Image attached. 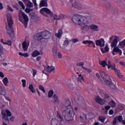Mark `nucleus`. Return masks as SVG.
Instances as JSON below:
<instances>
[{"instance_id": "obj_51", "label": "nucleus", "mask_w": 125, "mask_h": 125, "mask_svg": "<svg viewBox=\"0 0 125 125\" xmlns=\"http://www.w3.org/2000/svg\"><path fill=\"white\" fill-rule=\"evenodd\" d=\"M77 66H81L82 67H83V62H78L77 63Z\"/></svg>"}, {"instance_id": "obj_3", "label": "nucleus", "mask_w": 125, "mask_h": 125, "mask_svg": "<svg viewBox=\"0 0 125 125\" xmlns=\"http://www.w3.org/2000/svg\"><path fill=\"white\" fill-rule=\"evenodd\" d=\"M89 16H83L79 14H75L72 16V21L78 26H83L88 23Z\"/></svg>"}, {"instance_id": "obj_64", "label": "nucleus", "mask_w": 125, "mask_h": 125, "mask_svg": "<svg viewBox=\"0 0 125 125\" xmlns=\"http://www.w3.org/2000/svg\"><path fill=\"white\" fill-rule=\"evenodd\" d=\"M22 125H28V124L27 123H23Z\"/></svg>"}, {"instance_id": "obj_39", "label": "nucleus", "mask_w": 125, "mask_h": 125, "mask_svg": "<svg viewBox=\"0 0 125 125\" xmlns=\"http://www.w3.org/2000/svg\"><path fill=\"white\" fill-rule=\"evenodd\" d=\"M53 95V90H51L48 92V97L50 98L51 97H52Z\"/></svg>"}, {"instance_id": "obj_48", "label": "nucleus", "mask_w": 125, "mask_h": 125, "mask_svg": "<svg viewBox=\"0 0 125 125\" xmlns=\"http://www.w3.org/2000/svg\"><path fill=\"white\" fill-rule=\"evenodd\" d=\"M32 10L31 9H30L29 8H26L25 10V12H26V13H30V12H31V11Z\"/></svg>"}, {"instance_id": "obj_6", "label": "nucleus", "mask_w": 125, "mask_h": 125, "mask_svg": "<svg viewBox=\"0 0 125 125\" xmlns=\"http://www.w3.org/2000/svg\"><path fill=\"white\" fill-rule=\"evenodd\" d=\"M50 37H51V33L49 31H46L40 34H36L34 38L36 41H41L42 39L48 40L50 39Z\"/></svg>"}, {"instance_id": "obj_40", "label": "nucleus", "mask_w": 125, "mask_h": 125, "mask_svg": "<svg viewBox=\"0 0 125 125\" xmlns=\"http://www.w3.org/2000/svg\"><path fill=\"white\" fill-rule=\"evenodd\" d=\"M18 2L20 5L21 6V7H22V9H25V5H24L23 2L21 1H19Z\"/></svg>"}, {"instance_id": "obj_37", "label": "nucleus", "mask_w": 125, "mask_h": 125, "mask_svg": "<svg viewBox=\"0 0 125 125\" xmlns=\"http://www.w3.org/2000/svg\"><path fill=\"white\" fill-rule=\"evenodd\" d=\"M105 117L104 116H100L99 117V121L101 122V123H104V122H105Z\"/></svg>"}, {"instance_id": "obj_54", "label": "nucleus", "mask_w": 125, "mask_h": 125, "mask_svg": "<svg viewBox=\"0 0 125 125\" xmlns=\"http://www.w3.org/2000/svg\"><path fill=\"white\" fill-rule=\"evenodd\" d=\"M33 76L34 77V78H35L36 75H37V70H33Z\"/></svg>"}, {"instance_id": "obj_9", "label": "nucleus", "mask_w": 125, "mask_h": 125, "mask_svg": "<svg viewBox=\"0 0 125 125\" xmlns=\"http://www.w3.org/2000/svg\"><path fill=\"white\" fill-rule=\"evenodd\" d=\"M108 69H111V70H114L116 74L120 78V79H122L123 78V75H121V71H120L119 70H118L116 69V66H112V64H111V62L108 61Z\"/></svg>"}, {"instance_id": "obj_11", "label": "nucleus", "mask_w": 125, "mask_h": 125, "mask_svg": "<svg viewBox=\"0 0 125 125\" xmlns=\"http://www.w3.org/2000/svg\"><path fill=\"white\" fill-rule=\"evenodd\" d=\"M40 12L41 14H42V15H44V16H46V17H47V15L44 14L45 12L46 13H47V14H49V15H50V16H52L53 15V13H52V12H51V11H50V10H49L47 8H45V7L42 8L40 10Z\"/></svg>"}, {"instance_id": "obj_20", "label": "nucleus", "mask_w": 125, "mask_h": 125, "mask_svg": "<svg viewBox=\"0 0 125 125\" xmlns=\"http://www.w3.org/2000/svg\"><path fill=\"white\" fill-rule=\"evenodd\" d=\"M108 105H109V106L110 107H112V108H115L117 106V104L116 103V102H115V101H114V100H113L111 99L108 101Z\"/></svg>"}, {"instance_id": "obj_36", "label": "nucleus", "mask_w": 125, "mask_h": 125, "mask_svg": "<svg viewBox=\"0 0 125 125\" xmlns=\"http://www.w3.org/2000/svg\"><path fill=\"white\" fill-rule=\"evenodd\" d=\"M21 83H22V86L23 87H26V84H27L26 80L22 79L21 80Z\"/></svg>"}, {"instance_id": "obj_56", "label": "nucleus", "mask_w": 125, "mask_h": 125, "mask_svg": "<svg viewBox=\"0 0 125 125\" xmlns=\"http://www.w3.org/2000/svg\"><path fill=\"white\" fill-rule=\"evenodd\" d=\"M41 59H42V57L41 56H38L36 58L37 61H40V60H41Z\"/></svg>"}, {"instance_id": "obj_60", "label": "nucleus", "mask_w": 125, "mask_h": 125, "mask_svg": "<svg viewBox=\"0 0 125 125\" xmlns=\"http://www.w3.org/2000/svg\"><path fill=\"white\" fill-rule=\"evenodd\" d=\"M86 71L87 72H88L89 73H91V72H92V70L91 69H89V68H87Z\"/></svg>"}, {"instance_id": "obj_23", "label": "nucleus", "mask_w": 125, "mask_h": 125, "mask_svg": "<svg viewBox=\"0 0 125 125\" xmlns=\"http://www.w3.org/2000/svg\"><path fill=\"white\" fill-rule=\"evenodd\" d=\"M47 6V0H42L40 3V7Z\"/></svg>"}, {"instance_id": "obj_34", "label": "nucleus", "mask_w": 125, "mask_h": 125, "mask_svg": "<svg viewBox=\"0 0 125 125\" xmlns=\"http://www.w3.org/2000/svg\"><path fill=\"white\" fill-rule=\"evenodd\" d=\"M29 89L32 93H35V92H36V89H35V88H34V86L32 84L29 85Z\"/></svg>"}, {"instance_id": "obj_47", "label": "nucleus", "mask_w": 125, "mask_h": 125, "mask_svg": "<svg viewBox=\"0 0 125 125\" xmlns=\"http://www.w3.org/2000/svg\"><path fill=\"white\" fill-rule=\"evenodd\" d=\"M0 78L1 79L4 78V74H3V72L0 71Z\"/></svg>"}, {"instance_id": "obj_35", "label": "nucleus", "mask_w": 125, "mask_h": 125, "mask_svg": "<svg viewBox=\"0 0 125 125\" xmlns=\"http://www.w3.org/2000/svg\"><path fill=\"white\" fill-rule=\"evenodd\" d=\"M19 55L23 56V57H29V54H28V53H23L22 52H20Z\"/></svg>"}, {"instance_id": "obj_5", "label": "nucleus", "mask_w": 125, "mask_h": 125, "mask_svg": "<svg viewBox=\"0 0 125 125\" xmlns=\"http://www.w3.org/2000/svg\"><path fill=\"white\" fill-rule=\"evenodd\" d=\"M7 21L9 26V28L7 29V33L11 37H14V32L13 31V28L12 27L13 21H12V16H11V14H8L7 15Z\"/></svg>"}, {"instance_id": "obj_43", "label": "nucleus", "mask_w": 125, "mask_h": 125, "mask_svg": "<svg viewBox=\"0 0 125 125\" xmlns=\"http://www.w3.org/2000/svg\"><path fill=\"white\" fill-rule=\"evenodd\" d=\"M104 109L106 111H105L106 114H107V112H108V110H110L111 109V106L110 105H106L104 106Z\"/></svg>"}, {"instance_id": "obj_8", "label": "nucleus", "mask_w": 125, "mask_h": 125, "mask_svg": "<svg viewBox=\"0 0 125 125\" xmlns=\"http://www.w3.org/2000/svg\"><path fill=\"white\" fill-rule=\"evenodd\" d=\"M1 115L2 119L3 122V125H8L5 123L6 122H9V120L8 119V117H11V112H10V111L7 109L5 111H2Z\"/></svg>"}, {"instance_id": "obj_33", "label": "nucleus", "mask_w": 125, "mask_h": 125, "mask_svg": "<svg viewBox=\"0 0 125 125\" xmlns=\"http://www.w3.org/2000/svg\"><path fill=\"white\" fill-rule=\"evenodd\" d=\"M5 90L3 89L2 86L0 84V95H5Z\"/></svg>"}, {"instance_id": "obj_24", "label": "nucleus", "mask_w": 125, "mask_h": 125, "mask_svg": "<svg viewBox=\"0 0 125 125\" xmlns=\"http://www.w3.org/2000/svg\"><path fill=\"white\" fill-rule=\"evenodd\" d=\"M81 29L83 31H85L87 32V31H89L90 27L88 25L84 24L81 26Z\"/></svg>"}, {"instance_id": "obj_21", "label": "nucleus", "mask_w": 125, "mask_h": 125, "mask_svg": "<svg viewBox=\"0 0 125 125\" xmlns=\"http://www.w3.org/2000/svg\"><path fill=\"white\" fill-rule=\"evenodd\" d=\"M68 45H69V40L66 39L64 41L62 46H61V48H62V49H66V47H67Z\"/></svg>"}, {"instance_id": "obj_46", "label": "nucleus", "mask_w": 125, "mask_h": 125, "mask_svg": "<svg viewBox=\"0 0 125 125\" xmlns=\"http://www.w3.org/2000/svg\"><path fill=\"white\" fill-rule=\"evenodd\" d=\"M118 109H119V111H123L124 110V106L121 104H119L118 106Z\"/></svg>"}, {"instance_id": "obj_2", "label": "nucleus", "mask_w": 125, "mask_h": 125, "mask_svg": "<svg viewBox=\"0 0 125 125\" xmlns=\"http://www.w3.org/2000/svg\"><path fill=\"white\" fill-rule=\"evenodd\" d=\"M96 76L98 79H100L102 82H104V83L108 85V87L112 88V89H115V88H116V85L114 83H112L110 76L107 75L105 72L102 71H100V75L99 74L96 73Z\"/></svg>"}, {"instance_id": "obj_10", "label": "nucleus", "mask_w": 125, "mask_h": 125, "mask_svg": "<svg viewBox=\"0 0 125 125\" xmlns=\"http://www.w3.org/2000/svg\"><path fill=\"white\" fill-rule=\"evenodd\" d=\"M110 41H113L111 46L112 48L116 47L118 44L119 41H120V37L118 36H113L110 38Z\"/></svg>"}, {"instance_id": "obj_45", "label": "nucleus", "mask_w": 125, "mask_h": 125, "mask_svg": "<svg viewBox=\"0 0 125 125\" xmlns=\"http://www.w3.org/2000/svg\"><path fill=\"white\" fill-rule=\"evenodd\" d=\"M7 10L8 11H10V12H13V9L9 5L7 6Z\"/></svg>"}, {"instance_id": "obj_13", "label": "nucleus", "mask_w": 125, "mask_h": 125, "mask_svg": "<svg viewBox=\"0 0 125 125\" xmlns=\"http://www.w3.org/2000/svg\"><path fill=\"white\" fill-rule=\"evenodd\" d=\"M55 70V67L53 66H46L44 68V70L43 71V73L45 75H47V72H52Z\"/></svg>"}, {"instance_id": "obj_17", "label": "nucleus", "mask_w": 125, "mask_h": 125, "mask_svg": "<svg viewBox=\"0 0 125 125\" xmlns=\"http://www.w3.org/2000/svg\"><path fill=\"white\" fill-rule=\"evenodd\" d=\"M100 93L101 94V95L102 96H103V94H104V101H105V102H109V101L111 100V98H110V96H109V95L104 93V91L101 90Z\"/></svg>"}, {"instance_id": "obj_12", "label": "nucleus", "mask_w": 125, "mask_h": 125, "mask_svg": "<svg viewBox=\"0 0 125 125\" xmlns=\"http://www.w3.org/2000/svg\"><path fill=\"white\" fill-rule=\"evenodd\" d=\"M72 5L73 7L77 8L78 10H83V5L77 1H73Z\"/></svg>"}, {"instance_id": "obj_16", "label": "nucleus", "mask_w": 125, "mask_h": 125, "mask_svg": "<svg viewBox=\"0 0 125 125\" xmlns=\"http://www.w3.org/2000/svg\"><path fill=\"white\" fill-rule=\"evenodd\" d=\"M89 28L93 32H98L99 31V26L96 24H91L89 25Z\"/></svg>"}, {"instance_id": "obj_55", "label": "nucleus", "mask_w": 125, "mask_h": 125, "mask_svg": "<svg viewBox=\"0 0 125 125\" xmlns=\"http://www.w3.org/2000/svg\"><path fill=\"white\" fill-rule=\"evenodd\" d=\"M119 63L120 64V65H122V66H125V62H120Z\"/></svg>"}, {"instance_id": "obj_22", "label": "nucleus", "mask_w": 125, "mask_h": 125, "mask_svg": "<svg viewBox=\"0 0 125 125\" xmlns=\"http://www.w3.org/2000/svg\"><path fill=\"white\" fill-rule=\"evenodd\" d=\"M2 83L4 84V86H8V83H9V81H8V78L7 77H4V78L2 80Z\"/></svg>"}, {"instance_id": "obj_38", "label": "nucleus", "mask_w": 125, "mask_h": 125, "mask_svg": "<svg viewBox=\"0 0 125 125\" xmlns=\"http://www.w3.org/2000/svg\"><path fill=\"white\" fill-rule=\"evenodd\" d=\"M78 81L80 82V83H82L83 81V77L82 76V75L80 74L78 76Z\"/></svg>"}, {"instance_id": "obj_32", "label": "nucleus", "mask_w": 125, "mask_h": 125, "mask_svg": "<svg viewBox=\"0 0 125 125\" xmlns=\"http://www.w3.org/2000/svg\"><path fill=\"white\" fill-rule=\"evenodd\" d=\"M64 15H60L59 16L55 15L54 16V19L55 20H60L61 19H63L64 18Z\"/></svg>"}, {"instance_id": "obj_27", "label": "nucleus", "mask_w": 125, "mask_h": 125, "mask_svg": "<svg viewBox=\"0 0 125 125\" xmlns=\"http://www.w3.org/2000/svg\"><path fill=\"white\" fill-rule=\"evenodd\" d=\"M51 124V125H60V123H59L58 120L54 118L52 119Z\"/></svg>"}, {"instance_id": "obj_58", "label": "nucleus", "mask_w": 125, "mask_h": 125, "mask_svg": "<svg viewBox=\"0 0 125 125\" xmlns=\"http://www.w3.org/2000/svg\"><path fill=\"white\" fill-rule=\"evenodd\" d=\"M33 3L34 4V5H35V6H37V0H32Z\"/></svg>"}, {"instance_id": "obj_29", "label": "nucleus", "mask_w": 125, "mask_h": 125, "mask_svg": "<svg viewBox=\"0 0 125 125\" xmlns=\"http://www.w3.org/2000/svg\"><path fill=\"white\" fill-rule=\"evenodd\" d=\"M83 44H94V42L90 40H84L83 41Z\"/></svg>"}, {"instance_id": "obj_41", "label": "nucleus", "mask_w": 125, "mask_h": 125, "mask_svg": "<svg viewBox=\"0 0 125 125\" xmlns=\"http://www.w3.org/2000/svg\"><path fill=\"white\" fill-rule=\"evenodd\" d=\"M39 89H40V90H42V91L43 92H45V90L44 89V87H43V86L42 85H39Z\"/></svg>"}, {"instance_id": "obj_4", "label": "nucleus", "mask_w": 125, "mask_h": 125, "mask_svg": "<svg viewBox=\"0 0 125 125\" xmlns=\"http://www.w3.org/2000/svg\"><path fill=\"white\" fill-rule=\"evenodd\" d=\"M125 39L121 41L118 44V46L114 47L112 50L113 55H116V53H118L119 55L121 56L123 54V52L121 49L125 48ZM121 48V49H120Z\"/></svg>"}, {"instance_id": "obj_28", "label": "nucleus", "mask_w": 125, "mask_h": 125, "mask_svg": "<svg viewBox=\"0 0 125 125\" xmlns=\"http://www.w3.org/2000/svg\"><path fill=\"white\" fill-rule=\"evenodd\" d=\"M99 63L100 65H101L104 68H105L106 66L108 67V64L105 61L99 60Z\"/></svg>"}, {"instance_id": "obj_50", "label": "nucleus", "mask_w": 125, "mask_h": 125, "mask_svg": "<svg viewBox=\"0 0 125 125\" xmlns=\"http://www.w3.org/2000/svg\"><path fill=\"white\" fill-rule=\"evenodd\" d=\"M3 53V52L2 51V46L0 44V55H1Z\"/></svg>"}, {"instance_id": "obj_1", "label": "nucleus", "mask_w": 125, "mask_h": 125, "mask_svg": "<svg viewBox=\"0 0 125 125\" xmlns=\"http://www.w3.org/2000/svg\"><path fill=\"white\" fill-rule=\"evenodd\" d=\"M63 108H64V110L62 112V116H60L59 113H58V117H59L61 121H63V119H64L65 121L70 122L71 120H73L75 116V112H74V109L70 105V104L65 103L63 104Z\"/></svg>"}, {"instance_id": "obj_53", "label": "nucleus", "mask_w": 125, "mask_h": 125, "mask_svg": "<svg viewBox=\"0 0 125 125\" xmlns=\"http://www.w3.org/2000/svg\"><path fill=\"white\" fill-rule=\"evenodd\" d=\"M109 114L110 115H113L114 114V110H113L112 109H110L109 111Z\"/></svg>"}, {"instance_id": "obj_63", "label": "nucleus", "mask_w": 125, "mask_h": 125, "mask_svg": "<svg viewBox=\"0 0 125 125\" xmlns=\"http://www.w3.org/2000/svg\"><path fill=\"white\" fill-rule=\"evenodd\" d=\"M2 64L4 66H7V63L6 62H3Z\"/></svg>"}, {"instance_id": "obj_31", "label": "nucleus", "mask_w": 125, "mask_h": 125, "mask_svg": "<svg viewBox=\"0 0 125 125\" xmlns=\"http://www.w3.org/2000/svg\"><path fill=\"white\" fill-rule=\"evenodd\" d=\"M38 55H42V53H40V52L37 50H35L32 53V57H37Z\"/></svg>"}, {"instance_id": "obj_62", "label": "nucleus", "mask_w": 125, "mask_h": 125, "mask_svg": "<svg viewBox=\"0 0 125 125\" xmlns=\"http://www.w3.org/2000/svg\"><path fill=\"white\" fill-rule=\"evenodd\" d=\"M37 91L39 96H41V93H40V91H39L38 90H37Z\"/></svg>"}, {"instance_id": "obj_42", "label": "nucleus", "mask_w": 125, "mask_h": 125, "mask_svg": "<svg viewBox=\"0 0 125 125\" xmlns=\"http://www.w3.org/2000/svg\"><path fill=\"white\" fill-rule=\"evenodd\" d=\"M27 6H28V7H32L33 3L30 1H27Z\"/></svg>"}, {"instance_id": "obj_52", "label": "nucleus", "mask_w": 125, "mask_h": 125, "mask_svg": "<svg viewBox=\"0 0 125 125\" xmlns=\"http://www.w3.org/2000/svg\"><path fill=\"white\" fill-rule=\"evenodd\" d=\"M5 99H6V100H7V101H9V102H11L12 100L11 99L9 98V97H5Z\"/></svg>"}, {"instance_id": "obj_44", "label": "nucleus", "mask_w": 125, "mask_h": 125, "mask_svg": "<svg viewBox=\"0 0 125 125\" xmlns=\"http://www.w3.org/2000/svg\"><path fill=\"white\" fill-rule=\"evenodd\" d=\"M55 99V102H58V96L56 94H54L53 96Z\"/></svg>"}, {"instance_id": "obj_14", "label": "nucleus", "mask_w": 125, "mask_h": 125, "mask_svg": "<svg viewBox=\"0 0 125 125\" xmlns=\"http://www.w3.org/2000/svg\"><path fill=\"white\" fill-rule=\"evenodd\" d=\"M96 44L101 47H103L105 45V41L103 39H100L96 41Z\"/></svg>"}, {"instance_id": "obj_18", "label": "nucleus", "mask_w": 125, "mask_h": 125, "mask_svg": "<svg viewBox=\"0 0 125 125\" xmlns=\"http://www.w3.org/2000/svg\"><path fill=\"white\" fill-rule=\"evenodd\" d=\"M96 102L100 104V105H104L105 104V101L102 99L100 97L97 96L95 98Z\"/></svg>"}, {"instance_id": "obj_19", "label": "nucleus", "mask_w": 125, "mask_h": 125, "mask_svg": "<svg viewBox=\"0 0 125 125\" xmlns=\"http://www.w3.org/2000/svg\"><path fill=\"white\" fill-rule=\"evenodd\" d=\"M30 44V42H24L22 43V48L24 51H27L28 50V47H29V45Z\"/></svg>"}, {"instance_id": "obj_25", "label": "nucleus", "mask_w": 125, "mask_h": 125, "mask_svg": "<svg viewBox=\"0 0 125 125\" xmlns=\"http://www.w3.org/2000/svg\"><path fill=\"white\" fill-rule=\"evenodd\" d=\"M62 35H63V31L62 30L60 29L59 30L57 33L55 34V36L58 39H61V37H62Z\"/></svg>"}, {"instance_id": "obj_57", "label": "nucleus", "mask_w": 125, "mask_h": 125, "mask_svg": "<svg viewBox=\"0 0 125 125\" xmlns=\"http://www.w3.org/2000/svg\"><path fill=\"white\" fill-rule=\"evenodd\" d=\"M14 119H15V118L14 116H12L11 117H10V120L11 121V122H13L14 121Z\"/></svg>"}, {"instance_id": "obj_7", "label": "nucleus", "mask_w": 125, "mask_h": 125, "mask_svg": "<svg viewBox=\"0 0 125 125\" xmlns=\"http://www.w3.org/2000/svg\"><path fill=\"white\" fill-rule=\"evenodd\" d=\"M19 20L20 22L22 23L25 25V27H27L28 24V22L29 21V18L28 16L26 15L22 11H20V14L19 15Z\"/></svg>"}, {"instance_id": "obj_26", "label": "nucleus", "mask_w": 125, "mask_h": 125, "mask_svg": "<svg viewBox=\"0 0 125 125\" xmlns=\"http://www.w3.org/2000/svg\"><path fill=\"white\" fill-rule=\"evenodd\" d=\"M101 50L102 53H106V52H108L109 50V47H108V45H105L104 48L101 47Z\"/></svg>"}, {"instance_id": "obj_49", "label": "nucleus", "mask_w": 125, "mask_h": 125, "mask_svg": "<svg viewBox=\"0 0 125 125\" xmlns=\"http://www.w3.org/2000/svg\"><path fill=\"white\" fill-rule=\"evenodd\" d=\"M71 42H74V43H76V42H79V40H78L77 39H73L71 40Z\"/></svg>"}, {"instance_id": "obj_59", "label": "nucleus", "mask_w": 125, "mask_h": 125, "mask_svg": "<svg viewBox=\"0 0 125 125\" xmlns=\"http://www.w3.org/2000/svg\"><path fill=\"white\" fill-rule=\"evenodd\" d=\"M0 9H3V6H2V3H1V2H0Z\"/></svg>"}, {"instance_id": "obj_15", "label": "nucleus", "mask_w": 125, "mask_h": 125, "mask_svg": "<svg viewBox=\"0 0 125 125\" xmlns=\"http://www.w3.org/2000/svg\"><path fill=\"white\" fill-rule=\"evenodd\" d=\"M53 54L54 57H58L59 59H61L62 58V54L59 52L57 53V48H54L53 50Z\"/></svg>"}, {"instance_id": "obj_30", "label": "nucleus", "mask_w": 125, "mask_h": 125, "mask_svg": "<svg viewBox=\"0 0 125 125\" xmlns=\"http://www.w3.org/2000/svg\"><path fill=\"white\" fill-rule=\"evenodd\" d=\"M0 42L3 44H7V45L11 46L12 44V42L11 41H8L7 42H5L3 39H1Z\"/></svg>"}, {"instance_id": "obj_61", "label": "nucleus", "mask_w": 125, "mask_h": 125, "mask_svg": "<svg viewBox=\"0 0 125 125\" xmlns=\"http://www.w3.org/2000/svg\"><path fill=\"white\" fill-rule=\"evenodd\" d=\"M82 69H83V70H85V71H86V70H87V68H86V67L83 66H83H82Z\"/></svg>"}]
</instances>
